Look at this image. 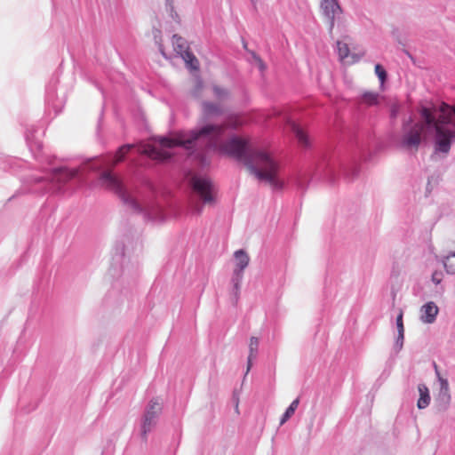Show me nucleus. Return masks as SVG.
<instances>
[{"label": "nucleus", "mask_w": 455, "mask_h": 455, "mask_svg": "<svg viewBox=\"0 0 455 455\" xmlns=\"http://www.w3.org/2000/svg\"><path fill=\"white\" fill-rule=\"evenodd\" d=\"M242 124L241 116H231L222 124H205L189 133L179 132L171 137H159L154 140V144L141 146L140 152L154 160L164 161L172 157L170 150L175 147L190 149L204 144L210 149L243 163L259 180L271 188H282L283 182L279 178V165L268 153L250 149L249 141L241 137L234 136L223 140L228 128L236 129Z\"/></svg>", "instance_id": "1"}, {"label": "nucleus", "mask_w": 455, "mask_h": 455, "mask_svg": "<svg viewBox=\"0 0 455 455\" xmlns=\"http://www.w3.org/2000/svg\"><path fill=\"white\" fill-rule=\"evenodd\" d=\"M444 103L440 107L441 114L436 117L435 108L423 107L420 115L423 122L416 123L412 126H403V134L401 144L406 149L418 150L421 142V134L426 127L435 128V150L447 154L450 151L451 144L455 141V120L446 115Z\"/></svg>", "instance_id": "2"}, {"label": "nucleus", "mask_w": 455, "mask_h": 455, "mask_svg": "<svg viewBox=\"0 0 455 455\" xmlns=\"http://www.w3.org/2000/svg\"><path fill=\"white\" fill-rule=\"evenodd\" d=\"M99 184L101 188L118 195L124 202L130 204L133 209L140 210V206L136 200L126 196L121 180L114 174L111 170L104 171L100 175Z\"/></svg>", "instance_id": "3"}, {"label": "nucleus", "mask_w": 455, "mask_h": 455, "mask_svg": "<svg viewBox=\"0 0 455 455\" xmlns=\"http://www.w3.org/2000/svg\"><path fill=\"white\" fill-rule=\"evenodd\" d=\"M190 184L194 192L204 204H212L215 202L216 188L209 178L194 176Z\"/></svg>", "instance_id": "4"}, {"label": "nucleus", "mask_w": 455, "mask_h": 455, "mask_svg": "<svg viewBox=\"0 0 455 455\" xmlns=\"http://www.w3.org/2000/svg\"><path fill=\"white\" fill-rule=\"evenodd\" d=\"M172 43L174 51L182 57L187 66L193 70H197L199 68L198 60L189 52V46L187 40L178 35H173Z\"/></svg>", "instance_id": "5"}, {"label": "nucleus", "mask_w": 455, "mask_h": 455, "mask_svg": "<svg viewBox=\"0 0 455 455\" xmlns=\"http://www.w3.org/2000/svg\"><path fill=\"white\" fill-rule=\"evenodd\" d=\"M320 6L323 14L328 19L331 28L342 25L340 22L342 10L337 0H321Z\"/></svg>", "instance_id": "6"}, {"label": "nucleus", "mask_w": 455, "mask_h": 455, "mask_svg": "<svg viewBox=\"0 0 455 455\" xmlns=\"http://www.w3.org/2000/svg\"><path fill=\"white\" fill-rule=\"evenodd\" d=\"M162 411V403L158 399H153L149 402L144 415L142 425V435L146 437L148 432L156 424V419Z\"/></svg>", "instance_id": "7"}, {"label": "nucleus", "mask_w": 455, "mask_h": 455, "mask_svg": "<svg viewBox=\"0 0 455 455\" xmlns=\"http://www.w3.org/2000/svg\"><path fill=\"white\" fill-rule=\"evenodd\" d=\"M235 259V268L234 269V274L236 277L235 288H238L239 282L241 281L243 271L246 268L249 264L250 258L248 254L243 250H238L234 253Z\"/></svg>", "instance_id": "8"}, {"label": "nucleus", "mask_w": 455, "mask_h": 455, "mask_svg": "<svg viewBox=\"0 0 455 455\" xmlns=\"http://www.w3.org/2000/svg\"><path fill=\"white\" fill-rule=\"evenodd\" d=\"M78 169L58 168L52 171V181L59 184H65L76 177Z\"/></svg>", "instance_id": "9"}, {"label": "nucleus", "mask_w": 455, "mask_h": 455, "mask_svg": "<svg viewBox=\"0 0 455 455\" xmlns=\"http://www.w3.org/2000/svg\"><path fill=\"white\" fill-rule=\"evenodd\" d=\"M439 308L433 301L424 304L420 308V320L424 323H433L438 315Z\"/></svg>", "instance_id": "10"}, {"label": "nucleus", "mask_w": 455, "mask_h": 455, "mask_svg": "<svg viewBox=\"0 0 455 455\" xmlns=\"http://www.w3.org/2000/svg\"><path fill=\"white\" fill-rule=\"evenodd\" d=\"M291 130L295 133V136L299 143L303 147H307L310 144L309 138L307 132L296 123L288 121Z\"/></svg>", "instance_id": "11"}, {"label": "nucleus", "mask_w": 455, "mask_h": 455, "mask_svg": "<svg viewBox=\"0 0 455 455\" xmlns=\"http://www.w3.org/2000/svg\"><path fill=\"white\" fill-rule=\"evenodd\" d=\"M337 47H338V53L339 60L345 63L351 64L355 63L358 60V58L355 56H352V60H347L349 58V47L348 44L342 41L337 42Z\"/></svg>", "instance_id": "12"}, {"label": "nucleus", "mask_w": 455, "mask_h": 455, "mask_svg": "<svg viewBox=\"0 0 455 455\" xmlns=\"http://www.w3.org/2000/svg\"><path fill=\"white\" fill-rule=\"evenodd\" d=\"M418 388L419 392V399L418 400L417 405L419 409H424L430 402L429 390L424 384H419Z\"/></svg>", "instance_id": "13"}, {"label": "nucleus", "mask_w": 455, "mask_h": 455, "mask_svg": "<svg viewBox=\"0 0 455 455\" xmlns=\"http://www.w3.org/2000/svg\"><path fill=\"white\" fill-rule=\"evenodd\" d=\"M259 344V339L257 337H251L250 339V344H249L250 354H249V356H248L247 372L250 371V369L251 367V361H252V359L256 357V355H257V352H258Z\"/></svg>", "instance_id": "14"}, {"label": "nucleus", "mask_w": 455, "mask_h": 455, "mask_svg": "<svg viewBox=\"0 0 455 455\" xmlns=\"http://www.w3.org/2000/svg\"><path fill=\"white\" fill-rule=\"evenodd\" d=\"M204 116L205 118H210L213 116H218L222 113V109L212 103L204 102L203 105Z\"/></svg>", "instance_id": "15"}, {"label": "nucleus", "mask_w": 455, "mask_h": 455, "mask_svg": "<svg viewBox=\"0 0 455 455\" xmlns=\"http://www.w3.org/2000/svg\"><path fill=\"white\" fill-rule=\"evenodd\" d=\"M379 93L373 92H365L360 100V103L367 106H376L379 104Z\"/></svg>", "instance_id": "16"}, {"label": "nucleus", "mask_w": 455, "mask_h": 455, "mask_svg": "<svg viewBox=\"0 0 455 455\" xmlns=\"http://www.w3.org/2000/svg\"><path fill=\"white\" fill-rule=\"evenodd\" d=\"M133 148L132 144H126L119 148L117 152L115 155L114 161L112 163V167L116 165L118 163L122 162L125 156L130 152V150Z\"/></svg>", "instance_id": "17"}, {"label": "nucleus", "mask_w": 455, "mask_h": 455, "mask_svg": "<svg viewBox=\"0 0 455 455\" xmlns=\"http://www.w3.org/2000/svg\"><path fill=\"white\" fill-rule=\"evenodd\" d=\"M298 405H299V399H295L290 404V406L287 408L286 411L283 415V418L281 419V422H280L281 424H283L284 422H286L288 420V419H290L293 415L294 411L298 408Z\"/></svg>", "instance_id": "18"}, {"label": "nucleus", "mask_w": 455, "mask_h": 455, "mask_svg": "<svg viewBox=\"0 0 455 455\" xmlns=\"http://www.w3.org/2000/svg\"><path fill=\"white\" fill-rule=\"evenodd\" d=\"M434 366H435V373H436L437 378H438L439 382H440L441 393H443L444 395H448L449 396V383H448V380L443 379V377H441L440 372L438 371V367H437L436 363H434Z\"/></svg>", "instance_id": "19"}, {"label": "nucleus", "mask_w": 455, "mask_h": 455, "mask_svg": "<svg viewBox=\"0 0 455 455\" xmlns=\"http://www.w3.org/2000/svg\"><path fill=\"white\" fill-rule=\"evenodd\" d=\"M444 267L450 274H455V252L448 255L444 259Z\"/></svg>", "instance_id": "20"}, {"label": "nucleus", "mask_w": 455, "mask_h": 455, "mask_svg": "<svg viewBox=\"0 0 455 455\" xmlns=\"http://www.w3.org/2000/svg\"><path fill=\"white\" fill-rule=\"evenodd\" d=\"M375 74L378 76L381 84H384L387 79V72L380 64L375 65Z\"/></svg>", "instance_id": "21"}, {"label": "nucleus", "mask_w": 455, "mask_h": 455, "mask_svg": "<svg viewBox=\"0 0 455 455\" xmlns=\"http://www.w3.org/2000/svg\"><path fill=\"white\" fill-rule=\"evenodd\" d=\"M403 311L400 310L397 317H396V326H397V331H398V333H400L402 335V332H404V326H403Z\"/></svg>", "instance_id": "22"}, {"label": "nucleus", "mask_w": 455, "mask_h": 455, "mask_svg": "<svg viewBox=\"0 0 455 455\" xmlns=\"http://www.w3.org/2000/svg\"><path fill=\"white\" fill-rule=\"evenodd\" d=\"M252 58H253L255 63L257 64L258 68L261 71L265 70L266 66H265L264 62L262 61V60L258 55H256L254 52H252Z\"/></svg>", "instance_id": "23"}, {"label": "nucleus", "mask_w": 455, "mask_h": 455, "mask_svg": "<svg viewBox=\"0 0 455 455\" xmlns=\"http://www.w3.org/2000/svg\"><path fill=\"white\" fill-rule=\"evenodd\" d=\"M442 279H443V273L441 271H435L432 274V281L435 284H439L442 282Z\"/></svg>", "instance_id": "24"}, {"label": "nucleus", "mask_w": 455, "mask_h": 455, "mask_svg": "<svg viewBox=\"0 0 455 455\" xmlns=\"http://www.w3.org/2000/svg\"><path fill=\"white\" fill-rule=\"evenodd\" d=\"M214 92L218 98H221L222 96H226L228 94V92L225 90L218 87L214 88Z\"/></svg>", "instance_id": "25"}, {"label": "nucleus", "mask_w": 455, "mask_h": 455, "mask_svg": "<svg viewBox=\"0 0 455 455\" xmlns=\"http://www.w3.org/2000/svg\"><path fill=\"white\" fill-rule=\"evenodd\" d=\"M403 339H404V332H402V335L400 333H398L396 345L399 347V348H401L403 347Z\"/></svg>", "instance_id": "26"}, {"label": "nucleus", "mask_w": 455, "mask_h": 455, "mask_svg": "<svg viewBox=\"0 0 455 455\" xmlns=\"http://www.w3.org/2000/svg\"><path fill=\"white\" fill-rule=\"evenodd\" d=\"M202 89V84L200 82L197 83L196 84V91H195V95H196Z\"/></svg>", "instance_id": "27"}, {"label": "nucleus", "mask_w": 455, "mask_h": 455, "mask_svg": "<svg viewBox=\"0 0 455 455\" xmlns=\"http://www.w3.org/2000/svg\"><path fill=\"white\" fill-rule=\"evenodd\" d=\"M162 54L165 56L164 52L161 49Z\"/></svg>", "instance_id": "28"}, {"label": "nucleus", "mask_w": 455, "mask_h": 455, "mask_svg": "<svg viewBox=\"0 0 455 455\" xmlns=\"http://www.w3.org/2000/svg\"><path fill=\"white\" fill-rule=\"evenodd\" d=\"M251 2L254 4V3H255V0H251Z\"/></svg>", "instance_id": "29"}]
</instances>
